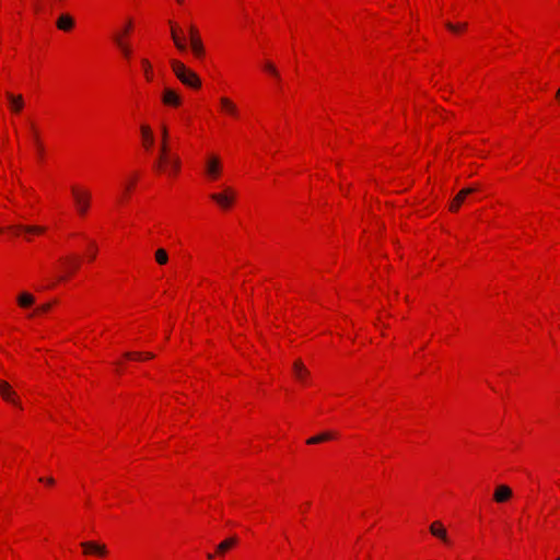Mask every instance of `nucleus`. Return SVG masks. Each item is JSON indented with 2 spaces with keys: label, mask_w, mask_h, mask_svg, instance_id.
I'll return each instance as SVG.
<instances>
[{
  "label": "nucleus",
  "mask_w": 560,
  "mask_h": 560,
  "mask_svg": "<svg viewBox=\"0 0 560 560\" xmlns=\"http://www.w3.org/2000/svg\"><path fill=\"white\" fill-rule=\"evenodd\" d=\"M446 27H447L450 31H452V32H457L458 30L465 28V27H466V24H463V25L458 26V25H454V24H452V23L447 22V23H446Z\"/></svg>",
  "instance_id": "c756f323"
},
{
  "label": "nucleus",
  "mask_w": 560,
  "mask_h": 560,
  "mask_svg": "<svg viewBox=\"0 0 560 560\" xmlns=\"http://www.w3.org/2000/svg\"><path fill=\"white\" fill-rule=\"evenodd\" d=\"M210 198L221 208L226 209L233 203L235 192L232 188L226 187L222 194H211Z\"/></svg>",
  "instance_id": "20e7f679"
},
{
  "label": "nucleus",
  "mask_w": 560,
  "mask_h": 560,
  "mask_svg": "<svg viewBox=\"0 0 560 560\" xmlns=\"http://www.w3.org/2000/svg\"><path fill=\"white\" fill-rule=\"evenodd\" d=\"M332 439V434L329 433V432H324V433H320L316 436H313L311 439H308L306 441L307 444H317V443H322V442H325V441H328Z\"/></svg>",
  "instance_id": "aec40b11"
},
{
  "label": "nucleus",
  "mask_w": 560,
  "mask_h": 560,
  "mask_svg": "<svg viewBox=\"0 0 560 560\" xmlns=\"http://www.w3.org/2000/svg\"><path fill=\"white\" fill-rule=\"evenodd\" d=\"M18 303L21 307H28L34 303V296L30 293L23 292L19 295Z\"/></svg>",
  "instance_id": "6ab92c4d"
},
{
  "label": "nucleus",
  "mask_w": 560,
  "mask_h": 560,
  "mask_svg": "<svg viewBox=\"0 0 560 560\" xmlns=\"http://www.w3.org/2000/svg\"><path fill=\"white\" fill-rule=\"evenodd\" d=\"M125 357L128 358V359H141L142 358V353H140V352H126Z\"/></svg>",
  "instance_id": "2f4dec72"
},
{
  "label": "nucleus",
  "mask_w": 560,
  "mask_h": 560,
  "mask_svg": "<svg viewBox=\"0 0 560 560\" xmlns=\"http://www.w3.org/2000/svg\"><path fill=\"white\" fill-rule=\"evenodd\" d=\"M556 96H557V98H560V89L558 90Z\"/></svg>",
  "instance_id": "4c0bfd02"
},
{
  "label": "nucleus",
  "mask_w": 560,
  "mask_h": 560,
  "mask_svg": "<svg viewBox=\"0 0 560 560\" xmlns=\"http://www.w3.org/2000/svg\"><path fill=\"white\" fill-rule=\"evenodd\" d=\"M81 547L86 555H96L103 557L107 553L106 546L96 541H84L81 544Z\"/></svg>",
  "instance_id": "423d86ee"
},
{
  "label": "nucleus",
  "mask_w": 560,
  "mask_h": 560,
  "mask_svg": "<svg viewBox=\"0 0 560 560\" xmlns=\"http://www.w3.org/2000/svg\"><path fill=\"white\" fill-rule=\"evenodd\" d=\"M171 67L176 78L185 85L198 89L201 85L199 77L179 60H172Z\"/></svg>",
  "instance_id": "f257e3e1"
},
{
  "label": "nucleus",
  "mask_w": 560,
  "mask_h": 560,
  "mask_svg": "<svg viewBox=\"0 0 560 560\" xmlns=\"http://www.w3.org/2000/svg\"><path fill=\"white\" fill-rule=\"evenodd\" d=\"M206 173L211 178H217L220 173V161L217 156H211L206 164Z\"/></svg>",
  "instance_id": "4468645a"
},
{
  "label": "nucleus",
  "mask_w": 560,
  "mask_h": 560,
  "mask_svg": "<svg viewBox=\"0 0 560 560\" xmlns=\"http://www.w3.org/2000/svg\"><path fill=\"white\" fill-rule=\"evenodd\" d=\"M178 3H183L184 0H176Z\"/></svg>",
  "instance_id": "79ce46f5"
},
{
  "label": "nucleus",
  "mask_w": 560,
  "mask_h": 560,
  "mask_svg": "<svg viewBox=\"0 0 560 560\" xmlns=\"http://www.w3.org/2000/svg\"><path fill=\"white\" fill-rule=\"evenodd\" d=\"M220 103L222 108L230 115L236 117L238 114L236 105L228 97H221Z\"/></svg>",
  "instance_id": "f3484780"
},
{
  "label": "nucleus",
  "mask_w": 560,
  "mask_h": 560,
  "mask_svg": "<svg viewBox=\"0 0 560 560\" xmlns=\"http://www.w3.org/2000/svg\"><path fill=\"white\" fill-rule=\"evenodd\" d=\"M115 42L116 44L119 46V48L121 49L122 54L126 56V57H129L130 56V49L128 46H126L121 38L119 36H115Z\"/></svg>",
  "instance_id": "bb28decb"
},
{
  "label": "nucleus",
  "mask_w": 560,
  "mask_h": 560,
  "mask_svg": "<svg viewBox=\"0 0 560 560\" xmlns=\"http://www.w3.org/2000/svg\"><path fill=\"white\" fill-rule=\"evenodd\" d=\"M446 27H447L450 31H452V32H457L458 30L465 28V27H466V24H463V25L458 26V25H454V24H452V23L447 22V23H446Z\"/></svg>",
  "instance_id": "7c9ffc66"
},
{
  "label": "nucleus",
  "mask_w": 560,
  "mask_h": 560,
  "mask_svg": "<svg viewBox=\"0 0 560 560\" xmlns=\"http://www.w3.org/2000/svg\"><path fill=\"white\" fill-rule=\"evenodd\" d=\"M237 544V537L236 536H232L225 540H223L222 542H220L218 546H217V552L219 555H222L224 553L226 550H229L230 548H232L233 546H235Z\"/></svg>",
  "instance_id": "a211bd4d"
},
{
  "label": "nucleus",
  "mask_w": 560,
  "mask_h": 560,
  "mask_svg": "<svg viewBox=\"0 0 560 560\" xmlns=\"http://www.w3.org/2000/svg\"><path fill=\"white\" fill-rule=\"evenodd\" d=\"M293 372H294V375L295 377L301 381V382H305L310 372L307 371V369L304 366L303 362L301 360H296L293 364Z\"/></svg>",
  "instance_id": "2eb2a0df"
},
{
  "label": "nucleus",
  "mask_w": 560,
  "mask_h": 560,
  "mask_svg": "<svg viewBox=\"0 0 560 560\" xmlns=\"http://www.w3.org/2000/svg\"><path fill=\"white\" fill-rule=\"evenodd\" d=\"M72 196L74 199V205L78 212L81 215H84L89 209L91 192L85 189H79L78 187H72Z\"/></svg>",
  "instance_id": "7ed1b4c3"
},
{
  "label": "nucleus",
  "mask_w": 560,
  "mask_h": 560,
  "mask_svg": "<svg viewBox=\"0 0 560 560\" xmlns=\"http://www.w3.org/2000/svg\"><path fill=\"white\" fill-rule=\"evenodd\" d=\"M39 481H40V482H46L47 485H54V483H55V480H54V478H51V477H48V478H39Z\"/></svg>",
  "instance_id": "72a5a7b5"
},
{
  "label": "nucleus",
  "mask_w": 560,
  "mask_h": 560,
  "mask_svg": "<svg viewBox=\"0 0 560 560\" xmlns=\"http://www.w3.org/2000/svg\"><path fill=\"white\" fill-rule=\"evenodd\" d=\"M31 130H32V136H33V140H34L35 147L37 149L38 154L40 155L42 152H43V147H42V143H40L39 139H38L37 130L35 129L33 124H31Z\"/></svg>",
  "instance_id": "a878e982"
},
{
  "label": "nucleus",
  "mask_w": 560,
  "mask_h": 560,
  "mask_svg": "<svg viewBox=\"0 0 560 560\" xmlns=\"http://www.w3.org/2000/svg\"><path fill=\"white\" fill-rule=\"evenodd\" d=\"M50 307H51V304L50 303H46V304L39 306L37 308V312L45 313V312L49 311Z\"/></svg>",
  "instance_id": "473e14b6"
},
{
  "label": "nucleus",
  "mask_w": 560,
  "mask_h": 560,
  "mask_svg": "<svg viewBox=\"0 0 560 560\" xmlns=\"http://www.w3.org/2000/svg\"><path fill=\"white\" fill-rule=\"evenodd\" d=\"M208 559H213V555H212V553H209V555H208Z\"/></svg>",
  "instance_id": "a19ab883"
},
{
  "label": "nucleus",
  "mask_w": 560,
  "mask_h": 560,
  "mask_svg": "<svg viewBox=\"0 0 560 560\" xmlns=\"http://www.w3.org/2000/svg\"><path fill=\"white\" fill-rule=\"evenodd\" d=\"M171 24V37L174 42L175 47L179 51H186L188 48L187 38L184 36L180 28H178L177 25H175L173 22H170Z\"/></svg>",
  "instance_id": "39448f33"
},
{
  "label": "nucleus",
  "mask_w": 560,
  "mask_h": 560,
  "mask_svg": "<svg viewBox=\"0 0 560 560\" xmlns=\"http://www.w3.org/2000/svg\"><path fill=\"white\" fill-rule=\"evenodd\" d=\"M155 260L161 266L166 265L167 261H168L167 252L164 248L156 249V252H155Z\"/></svg>",
  "instance_id": "5701e85b"
},
{
  "label": "nucleus",
  "mask_w": 560,
  "mask_h": 560,
  "mask_svg": "<svg viewBox=\"0 0 560 560\" xmlns=\"http://www.w3.org/2000/svg\"><path fill=\"white\" fill-rule=\"evenodd\" d=\"M264 68L267 72H269L277 81H280V73L278 71V69L276 68V66L270 62V61H267L265 62L264 65Z\"/></svg>",
  "instance_id": "b1692460"
},
{
  "label": "nucleus",
  "mask_w": 560,
  "mask_h": 560,
  "mask_svg": "<svg viewBox=\"0 0 560 560\" xmlns=\"http://www.w3.org/2000/svg\"><path fill=\"white\" fill-rule=\"evenodd\" d=\"M476 187H468L465 189H462L453 199L450 209L451 211H457L462 202L465 200V198L470 195L471 192L476 191Z\"/></svg>",
  "instance_id": "f8f14e48"
},
{
  "label": "nucleus",
  "mask_w": 560,
  "mask_h": 560,
  "mask_svg": "<svg viewBox=\"0 0 560 560\" xmlns=\"http://www.w3.org/2000/svg\"><path fill=\"white\" fill-rule=\"evenodd\" d=\"M7 98L9 101V106H10V109L13 112V113H20L23 107H24V98L22 95L20 94H13V93H10V92H7Z\"/></svg>",
  "instance_id": "1a4fd4ad"
},
{
  "label": "nucleus",
  "mask_w": 560,
  "mask_h": 560,
  "mask_svg": "<svg viewBox=\"0 0 560 560\" xmlns=\"http://www.w3.org/2000/svg\"><path fill=\"white\" fill-rule=\"evenodd\" d=\"M8 229L15 234L23 232L26 234V236H28L30 234H39L44 232V228L42 226H26L21 224L10 225Z\"/></svg>",
  "instance_id": "ddd939ff"
},
{
  "label": "nucleus",
  "mask_w": 560,
  "mask_h": 560,
  "mask_svg": "<svg viewBox=\"0 0 560 560\" xmlns=\"http://www.w3.org/2000/svg\"><path fill=\"white\" fill-rule=\"evenodd\" d=\"M188 39L191 51L196 56V58H202L206 52L205 45L202 43L198 28L194 24H190L188 26Z\"/></svg>",
  "instance_id": "f03ea898"
},
{
  "label": "nucleus",
  "mask_w": 560,
  "mask_h": 560,
  "mask_svg": "<svg viewBox=\"0 0 560 560\" xmlns=\"http://www.w3.org/2000/svg\"><path fill=\"white\" fill-rule=\"evenodd\" d=\"M74 26V20L69 14H62L57 20V27L61 31H70Z\"/></svg>",
  "instance_id": "dca6fc26"
},
{
  "label": "nucleus",
  "mask_w": 560,
  "mask_h": 560,
  "mask_svg": "<svg viewBox=\"0 0 560 560\" xmlns=\"http://www.w3.org/2000/svg\"><path fill=\"white\" fill-rule=\"evenodd\" d=\"M556 560H560V557H559V558H557Z\"/></svg>",
  "instance_id": "37998d69"
},
{
  "label": "nucleus",
  "mask_w": 560,
  "mask_h": 560,
  "mask_svg": "<svg viewBox=\"0 0 560 560\" xmlns=\"http://www.w3.org/2000/svg\"><path fill=\"white\" fill-rule=\"evenodd\" d=\"M446 27H447L450 31H452V32H457L458 30L465 28V27H466V24H463V25L458 26V25H454V24H452V23L447 22V23H446Z\"/></svg>",
  "instance_id": "c85d7f7f"
},
{
  "label": "nucleus",
  "mask_w": 560,
  "mask_h": 560,
  "mask_svg": "<svg viewBox=\"0 0 560 560\" xmlns=\"http://www.w3.org/2000/svg\"><path fill=\"white\" fill-rule=\"evenodd\" d=\"M130 25H131V23H130V22H128L127 26H125V32H126V33L129 31Z\"/></svg>",
  "instance_id": "e433bc0d"
},
{
  "label": "nucleus",
  "mask_w": 560,
  "mask_h": 560,
  "mask_svg": "<svg viewBox=\"0 0 560 560\" xmlns=\"http://www.w3.org/2000/svg\"><path fill=\"white\" fill-rule=\"evenodd\" d=\"M141 133H142L145 144L148 147L152 145L153 144V135H152L151 128L147 125L141 126Z\"/></svg>",
  "instance_id": "412c9836"
},
{
  "label": "nucleus",
  "mask_w": 560,
  "mask_h": 560,
  "mask_svg": "<svg viewBox=\"0 0 560 560\" xmlns=\"http://www.w3.org/2000/svg\"><path fill=\"white\" fill-rule=\"evenodd\" d=\"M68 265L73 270L78 268V261L77 260H69Z\"/></svg>",
  "instance_id": "f704fd0d"
},
{
  "label": "nucleus",
  "mask_w": 560,
  "mask_h": 560,
  "mask_svg": "<svg viewBox=\"0 0 560 560\" xmlns=\"http://www.w3.org/2000/svg\"><path fill=\"white\" fill-rule=\"evenodd\" d=\"M161 162H164V163L168 164L174 170H177L178 165H179V161H178L177 158H167L166 154L165 155H161L160 162L156 164L158 168H161Z\"/></svg>",
  "instance_id": "4be33fe9"
},
{
  "label": "nucleus",
  "mask_w": 560,
  "mask_h": 560,
  "mask_svg": "<svg viewBox=\"0 0 560 560\" xmlns=\"http://www.w3.org/2000/svg\"><path fill=\"white\" fill-rule=\"evenodd\" d=\"M430 533L441 539L444 544H450L447 532L441 522H433L430 526Z\"/></svg>",
  "instance_id": "9d476101"
},
{
  "label": "nucleus",
  "mask_w": 560,
  "mask_h": 560,
  "mask_svg": "<svg viewBox=\"0 0 560 560\" xmlns=\"http://www.w3.org/2000/svg\"><path fill=\"white\" fill-rule=\"evenodd\" d=\"M95 258L94 252H91V259Z\"/></svg>",
  "instance_id": "58836bf2"
},
{
  "label": "nucleus",
  "mask_w": 560,
  "mask_h": 560,
  "mask_svg": "<svg viewBox=\"0 0 560 560\" xmlns=\"http://www.w3.org/2000/svg\"><path fill=\"white\" fill-rule=\"evenodd\" d=\"M142 66H143V69H144L145 78H147V80L150 81L152 79L151 65H150V62L147 59H142Z\"/></svg>",
  "instance_id": "cd10ccee"
},
{
  "label": "nucleus",
  "mask_w": 560,
  "mask_h": 560,
  "mask_svg": "<svg viewBox=\"0 0 560 560\" xmlns=\"http://www.w3.org/2000/svg\"><path fill=\"white\" fill-rule=\"evenodd\" d=\"M0 394L4 400L19 406L16 394L12 390L9 383L0 381Z\"/></svg>",
  "instance_id": "9b49d317"
},
{
  "label": "nucleus",
  "mask_w": 560,
  "mask_h": 560,
  "mask_svg": "<svg viewBox=\"0 0 560 560\" xmlns=\"http://www.w3.org/2000/svg\"><path fill=\"white\" fill-rule=\"evenodd\" d=\"M95 258L94 252H91V259Z\"/></svg>",
  "instance_id": "ea45409f"
},
{
  "label": "nucleus",
  "mask_w": 560,
  "mask_h": 560,
  "mask_svg": "<svg viewBox=\"0 0 560 560\" xmlns=\"http://www.w3.org/2000/svg\"><path fill=\"white\" fill-rule=\"evenodd\" d=\"M162 101L165 105L178 106L182 102V98L176 91L166 88L163 91Z\"/></svg>",
  "instance_id": "6e6552de"
},
{
  "label": "nucleus",
  "mask_w": 560,
  "mask_h": 560,
  "mask_svg": "<svg viewBox=\"0 0 560 560\" xmlns=\"http://www.w3.org/2000/svg\"><path fill=\"white\" fill-rule=\"evenodd\" d=\"M161 131H162L161 155H165L167 152V145H166V140H167V136H168L167 128L165 126H162Z\"/></svg>",
  "instance_id": "393cba45"
},
{
  "label": "nucleus",
  "mask_w": 560,
  "mask_h": 560,
  "mask_svg": "<svg viewBox=\"0 0 560 560\" xmlns=\"http://www.w3.org/2000/svg\"><path fill=\"white\" fill-rule=\"evenodd\" d=\"M512 489L506 485H500L495 488L493 500L498 503H504L512 498Z\"/></svg>",
  "instance_id": "0eeeda50"
},
{
  "label": "nucleus",
  "mask_w": 560,
  "mask_h": 560,
  "mask_svg": "<svg viewBox=\"0 0 560 560\" xmlns=\"http://www.w3.org/2000/svg\"><path fill=\"white\" fill-rule=\"evenodd\" d=\"M144 359H152L154 358V354L152 352H147L143 354Z\"/></svg>",
  "instance_id": "c9c22d12"
}]
</instances>
